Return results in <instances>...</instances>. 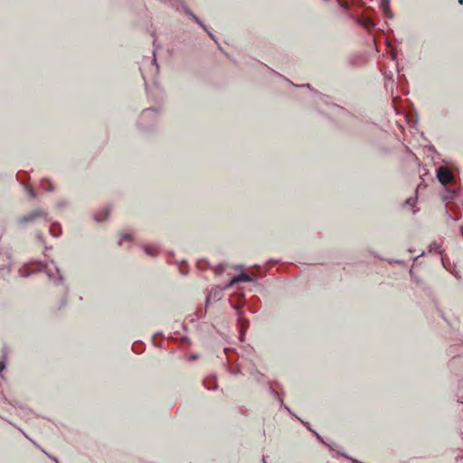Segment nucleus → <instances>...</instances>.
<instances>
[{"instance_id":"obj_1","label":"nucleus","mask_w":463,"mask_h":463,"mask_svg":"<svg viewBox=\"0 0 463 463\" xmlns=\"http://www.w3.org/2000/svg\"><path fill=\"white\" fill-rule=\"evenodd\" d=\"M161 108H148L143 109L137 120V127L143 132H147L153 129Z\"/></svg>"},{"instance_id":"obj_2","label":"nucleus","mask_w":463,"mask_h":463,"mask_svg":"<svg viewBox=\"0 0 463 463\" xmlns=\"http://www.w3.org/2000/svg\"><path fill=\"white\" fill-rule=\"evenodd\" d=\"M48 213L43 209H35L17 219L18 225L23 228L27 223L33 222L40 218L47 220Z\"/></svg>"},{"instance_id":"obj_3","label":"nucleus","mask_w":463,"mask_h":463,"mask_svg":"<svg viewBox=\"0 0 463 463\" xmlns=\"http://www.w3.org/2000/svg\"><path fill=\"white\" fill-rule=\"evenodd\" d=\"M436 177L443 187H447L453 181L455 175L449 167L440 165L436 169Z\"/></svg>"},{"instance_id":"obj_4","label":"nucleus","mask_w":463,"mask_h":463,"mask_svg":"<svg viewBox=\"0 0 463 463\" xmlns=\"http://www.w3.org/2000/svg\"><path fill=\"white\" fill-rule=\"evenodd\" d=\"M31 265H34L35 267L33 269L23 268L20 269L19 273L22 278H28L32 274L36 272H42L46 269L47 263L42 260H37L35 262H31Z\"/></svg>"},{"instance_id":"obj_5","label":"nucleus","mask_w":463,"mask_h":463,"mask_svg":"<svg viewBox=\"0 0 463 463\" xmlns=\"http://www.w3.org/2000/svg\"><path fill=\"white\" fill-rule=\"evenodd\" d=\"M327 106L335 108L338 111V116H340L343 119H345L347 122L354 123L358 120V118L347 110L345 108L336 104V103H326Z\"/></svg>"},{"instance_id":"obj_6","label":"nucleus","mask_w":463,"mask_h":463,"mask_svg":"<svg viewBox=\"0 0 463 463\" xmlns=\"http://www.w3.org/2000/svg\"><path fill=\"white\" fill-rule=\"evenodd\" d=\"M51 263L54 265L55 272L57 273V277L54 279L53 273L51 269H48V266L46 267V269L43 270L47 278L50 281H52L54 285H63L64 286V277L61 274V270L56 265L55 261L53 260H51Z\"/></svg>"},{"instance_id":"obj_7","label":"nucleus","mask_w":463,"mask_h":463,"mask_svg":"<svg viewBox=\"0 0 463 463\" xmlns=\"http://www.w3.org/2000/svg\"><path fill=\"white\" fill-rule=\"evenodd\" d=\"M236 269H241V272L236 274V279L238 280L239 283L241 282H244V283H251V282H256L257 280V277L256 276H251L250 274H248L245 269H244V266L243 265H238L235 267Z\"/></svg>"},{"instance_id":"obj_8","label":"nucleus","mask_w":463,"mask_h":463,"mask_svg":"<svg viewBox=\"0 0 463 463\" xmlns=\"http://www.w3.org/2000/svg\"><path fill=\"white\" fill-rule=\"evenodd\" d=\"M445 194L441 195V199L443 202H449L457 198L460 193V187L458 186H449L444 187Z\"/></svg>"},{"instance_id":"obj_9","label":"nucleus","mask_w":463,"mask_h":463,"mask_svg":"<svg viewBox=\"0 0 463 463\" xmlns=\"http://www.w3.org/2000/svg\"><path fill=\"white\" fill-rule=\"evenodd\" d=\"M250 373L252 377H254L255 381L258 383H262L265 381V374L260 373L254 364L251 365L250 369Z\"/></svg>"},{"instance_id":"obj_10","label":"nucleus","mask_w":463,"mask_h":463,"mask_svg":"<svg viewBox=\"0 0 463 463\" xmlns=\"http://www.w3.org/2000/svg\"><path fill=\"white\" fill-rule=\"evenodd\" d=\"M184 12L189 17L192 18L197 24H199L203 30H206V24L203 23L202 19H200L196 14H194L186 5H183Z\"/></svg>"},{"instance_id":"obj_11","label":"nucleus","mask_w":463,"mask_h":463,"mask_svg":"<svg viewBox=\"0 0 463 463\" xmlns=\"http://www.w3.org/2000/svg\"><path fill=\"white\" fill-rule=\"evenodd\" d=\"M62 229L59 222H52L49 228V233L54 238H59L61 235Z\"/></svg>"},{"instance_id":"obj_12","label":"nucleus","mask_w":463,"mask_h":463,"mask_svg":"<svg viewBox=\"0 0 463 463\" xmlns=\"http://www.w3.org/2000/svg\"><path fill=\"white\" fill-rule=\"evenodd\" d=\"M267 384L269 385V392L275 398L277 399L281 405H284V401H283V396L279 393L274 388H273V383L268 381L267 382ZM274 385L276 386H279V383L278 382H275L274 383Z\"/></svg>"},{"instance_id":"obj_13","label":"nucleus","mask_w":463,"mask_h":463,"mask_svg":"<svg viewBox=\"0 0 463 463\" xmlns=\"http://www.w3.org/2000/svg\"><path fill=\"white\" fill-rule=\"evenodd\" d=\"M205 388H207L209 391H215L218 389V384L216 382V376H209L205 378L203 382Z\"/></svg>"},{"instance_id":"obj_14","label":"nucleus","mask_w":463,"mask_h":463,"mask_svg":"<svg viewBox=\"0 0 463 463\" xmlns=\"http://www.w3.org/2000/svg\"><path fill=\"white\" fill-rule=\"evenodd\" d=\"M356 23L361 25L362 27L365 28L366 30L370 31L371 29L374 28L376 24L369 19H356Z\"/></svg>"},{"instance_id":"obj_15","label":"nucleus","mask_w":463,"mask_h":463,"mask_svg":"<svg viewBox=\"0 0 463 463\" xmlns=\"http://www.w3.org/2000/svg\"><path fill=\"white\" fill-rule=\"evenodd\" d=\"M110 211H111V208L109 206H107L105 207L103 210H102V213L103 214L100 215V214H95L94 215V220L97 222H103L104 220H106L109 213H110Z\"/></svg>"},{"instance_id":"obj_16","label":"nucleus","mask_w":463,"mask_h":463,"mask_svg":"<svg viewBox=\"0 0 463 463\" xmlns=\"http://www.w3.org/2000/svg\"><path fill=\"white\" fill-rule=\"evenodd\" d=\"M237 323L239 325V330L241 328H245L246 331L250 326V320L243 317V315L238 317Z\"/></svg>"},{"instance_id":"obj_17","label":"nucleus","mask_w":463,"mask_h":463,"mask_svg":"<svg viewBox=\"0 0 463 463\" xmlns=\"http://www.w3.org/2000/svg\"><path fill=\"white\" fill-rule=\"evenodd\" d=\"M132 351L136 354H142L145 351V345L142 341H135L132 345Z\"/></svg>"},{"instance_id":"obj_18","label":"nucleus","mask_w":463,"mask_h":463,"mask_svg":"<svg viewBox=\"0 0 463 463\" xmlns=\"http://www.w3.org/2000/svg\"><path fill=\"white\" fill-rule=\"evenodd\" d=\"M435 307H436V310L438 311V313H439V317H441V318H442V319L447 323V325H448L450 328H453V327H454V326H453L452 322H451V321H449V320L447 318V317H446V315H445L444 311H443V310H442V309L438 306V304H437L436 302H435Z\"/></svg>"},{"instance_id":"obj_19","label":"nucleus","mask_w":463,"mask_h":463,"mask_svg":"<svg viewBox=\"0 0 463 463\" xmlns=\"http://www.w3.org/2000/svg\"><path fill=\"white\" fill-rule=\"evenodd\" d=\"M312 433L317 437V439L323 444H325L326 446H327L330 449L332 450H335V448L336 447V444L335 443H332V444H329V443H326L322 436L317 431V430H312Z\"/></svg>"},{"instance_id":"obj_20","label":"nucleus","mask_w":463,"mask_h":463,"mask_svg":"<svg viewBox=\"0 0 463 463\" xmlns=\"http://www.w3.org/2000/svg\"><path fill=\"white\" fill-rule=\"evenodd\" d=\"M380 7L382 8L383 14L385 17L392 19L393 17V13L392 12L390 8V5H388V7H385L383 4H380Z\"/></svg>"},{"instance_id":"obj_21","label":"nucleus","mask_w":463,"mask_h":463,"mask_svg":"<svg viewBox=\"0 0 463 463\" xmlns=\"http://www.w3.org/2000/svg\"><path fill=\"white\" fill-rule=\"evenodd\" d=\"M244 305V301H242L241 304L239 303H232L231 302V307L236 310L238 317L243 315V312L241 310L242 306Z\"/></svg>"},{"instance_id":"obj_22","label":"nucleus","mask_w":463,"mask_h":463,"mask_svg":"<svg viewBox=\"0 0 463 463\" xmlns=\"http://www.w3.org/2000/svg\"><path fill=\"white\" fill-rule=\"evenodd\" d=\"M153 45H154L155 49H154V51H153V56H154V58H153L152 63H153V65H155V67H156V73H157V72H158V71H159V65H158V63H157V61H156V49H157L159 46L156 44V39L153 41Z\"/></svg>"},{"instance_id":"obj_23","label":"nucleus","mask_w":463,"mask_h":463,"mask_svg":"<svg viewBox=\"0 0 463 463\" xmlns=\"http://www.w3.org/2000/svg\"><path fill=\"white\" fill-rule=\"evenodd\" d=\"M63 288H64L63 298L61 300V307H65L66 304H67V300H68L69 287L67 285H64Z\"/></svg>"},{"instance_id":"obj_24","label":"nucleus","mask_w":463,"mask_h":463,"mask_svg":"<svg viewBox=\"0 0 463 463\" xmlns=\"http://www.w3.org/2000/svg\"><path fill=\"white\" fill-rule=\"evenodd\" d=\"M383 77H384V80H385V87L387 88L388 83H391V85L392 86L393 83H394V80H393L392 75L391 74V72L387 73L386 71H383Z\"/></svg>"},{"instance_id":"obj_25","label":"nucleus","mask_w":463,"mask_h":463,"mask_svg":"<svg viewBox=\"0 0 463 463\" xmlns=\"http://www.w3.org/2000/svg\"><path fill=\"white\" fill-rule=\"evenodd\" d=\"M291 85H293L295 87H298V88L309 89L312 92H315V93H317L319 96H322V93H320V92L317 91L316 90H314L309 83H305V84H301V85H296L293 82H291Z\"/></svg>"},{"instance_id":"obj_26","label":"nucleus","mask_w":463,"mask_h":463,"mask_svg":"<svg viewBox=\"0 0 463 463\" xmlns=\"http://www.w3.org/2000/svg\"><path fill=\"white\" fill-rule=\"evenodd\" d=\"M430 252H438L440 253V246L437 242H431L429 246Z\"/></svg>"},{"instance_id":"obj_27","label":"nucleus","mask_w":463,"mask_h":463,"mask_svg":"<svg viewBox=\"0 0 463 463\" xmlns=\"http://www.w3.org/2000/svg\"><path fill=\"white\" fill-rule=\"evenodd\" d=\"M22 184L24 186L29 197L32 199H34L36 197V194L33 191V189L32 187H30L29 185L24 184L23 182H22Z\"/></svg>"},{"instance_id":"obj_28","label":"nucleus","mask_w":463,"mask_h":463,"mask_svg":"<svg viewBox=\"0 0 463 463\" xmlns=\"http://www.w3.org/2000/svg\"><path fill=\"white\" fill-rule=\"evenodd\" d=\"M144 251L148 255V256H151V257H155L157 255V252L155 251L154 250H152L150 247L148 246H144Z\"/></svg>"},{"instance_id":"obj_29","label":"nucleus","mask_w":463,"mask_h":463,"mask_svg":"<svg viewBox=\"0 0 463 463\" xmlns=\"http://www.w3.org/2000/svg\"><path fill=\"white\" fill-rule=\"evenodd\" d=\"M239 283L238 280L236 279V276L234 275L225 285V288H232V286H234L235 284Z\"/></svg>"},{"instance_id":"obj_30","label":"nucleus","mask_w":463,"mask_h":463,"mask_svg":"<svg viewBox=\"0 0 463 463\" xmlns=\"http://www.w3.org/2000/svg\"><path fill=\"white\" fill-rule=\"evenodd\" d=\"M338 453H339L341 456H343L344 458H347V459L351 460V461H352V463H363V462L359 461L358 459L354 458H352V457L348 456L345 452H338Z\"/></svg>"},{"instance_id":"obj_31","label":"nucleus","mask_w":463,"mask_h":463,"mask_svg":"<svg viewBox=\"0 0 463 463\" xmlns=\"http://www.w3.org/2000/svg\"><path fill=\"white\" fill-rule=\"evenodd\" d=\"M133 240V237L132 235L128 234V233H125L121 236V239L120 241H118V245L121 244V241H132Z\"/></svg>"},{"instance_id":"obj_32","label":"nucleus","mask_w":463,"mask_h":463,"mask_svg":"<svg viewBox=\"0 0 463 463\" xmlns=\"http://www.w3.org/2000/svg\"><path fill=\"white\" fill-rule=\"evenodd\" d=\"M68 205V202L65 201V200H60L56 203V207L61 209V208H64Z\"/></svg>"},{"instance_id":"obj_33","label":"nucleus","mask_w":463,"mask_h":463,"mask_svg":"<svg viewBox=\"0 0 463 463\" xmlns=\"http://www.w3.org/2000/svg\"><path fill=\"white\" fill-rule=\"evenodd\" d=\"M246 329L245 328H241L240 329V335H239V340L241 342H243L245 340V336H246Z\"/></svg>"},{"instance_id":"obj_34","label":"nucleus","mask_w":463,"mask_h":463,"mask_svg":"<svg viewBox=\"0 0 463 463\" xmlns=\"http://www.w3.org/2000/svg\"><path fill=\"white\" fill-rule=\"evenodd\" d=\"M36 240L37 241H39L41 244L44 245L45 244V239L43 238V235L41 233V232H38L36 234Z\"/></svg>"},{"instance_id":"obj_35","label":"nucleus","mask_w":463,"mask_h":463,"mask_svg":"<svg viewBox=\"0 0 463 463\" xmlns=\"http://www.w3.org/2000/svg\"><path fill=\"white\" fill-rule=\"evenodd\" d=\"M203 31L207 33V34L211 37L212 40H213L216 43H218L215 35L208 29L207 26H206V30H203Z\"/></svg>"},{"instance_id":"obj_36","label":"nucleus","mask_w":463,"mask_h":463,"mask_svg":"<svg viewBox=\"0 0 463 463\" xmlns=\"http://www.w3.org/2000/svg\"><path fill=\"white\" fill-rule=\"evenodd\" d=\"M298 420L301 421V423H302V424H303V425H304V426H305V427H306V428H307L310 432H312V430H314V429H312V428H311V426H310L309 422H307V421H304V420H300V419H298Z\"/></svg>"},{"instance_id":"obj_37","label":"nucleus","mask_w":463,"mask_h":463,"mask_svg":"<svg viewBox=\"0 0 463 463\" xmlns=\"http://www.w3.org/2000/svg\"><path fill=\"white\" fill-rule=\"evenodd\" d=\"M416 198H408L404 203L409 205H413L415 203Z\"/></svg>"},{"instance_id":"obj_38","label":"nucleus","mask_w":463,"mask_h":463,"mask_svg":"<svg viewBox=\"0 0 463 463\" xmlns=\"http://www.w3.org/2000/svg\"><path fill=\"white\" fill-rule=\"evenodd\" d=\"M336 1H337V3H338V5H339L341 8H343V9H345V10H348V9H349V7H348V5H345V4H344V3H342L340 0H336Z\"/></svg>"},{"instance_id":"obj_39","label":"nucleus","mask_w":463,"mask_h":463,"mask_svg":"<svg viewBox=\"0 0 463 463\" xmlns=\"http://www.w3.org/2000/svg\"><path fill=\"white\" fill-rule=\"evenodd\" d=\"M198 356H199V355H198L197 354H190V356L188 357V360H189V361H195V360H197V359H198Z\"/></svg>"},{"instance_id":"obj_40","label":"nucleus","mask_w":463,"mask_h":463,"mask_svg":"<svg viewBox=\"0 0 463 463\" xmlns=\"http://www.w3.org/2000/svg\"><path fill=\"white\" fill-rule=\"evenodd\" d=\"M181 342H183V343H187V344H190V343H191V342H190L189 337H188V336H186V335H183V336H181Z\"/></svg>"},{"instance_id":"obj_41","label":"nucleus","mask_w":463,"mask_h":463,"mask_svg":"<svg viewBox=\"0 0 463 463\" xmlns=\"http://www.w3.org/2000/svg\"><path fill=\"white\" fill-rule=\"evenodd\" d=\"M229 372L231 373L234 374V375L241 373V370L240 369H232L231 368V369H229Z\"/></svg>"},{"instance_id":"obj_42","label":"nucleus","mask_w":463,"mask_h":463,"mask_svg":"<svg viewBox=\"0 0 463 463\" xmlns=\"http://www.w3.org/2000/svg\"><path fill=\"white\" fill-rule=\"evenodd\" d=\"M47 182L49 183V184H48V186L46 188V191L52 192L54 190L53 185L52 184V183L49 180H47Z\"/></svg>"},{"instance_id":"obj_43","label":"nucleus","mask_w":463,"mask_h":463,"mask_svg":"<svg viewBox=\"0 0 463 463\" xmlns=\"http://www.w3.org/2000/svg\"><path fill=\"white\" fill-rule=\"evenodd\" d=\"M428 149L429 151H430L431 153H437V150L435 148V146L433 145H430L428 146Z\"/></svg>"},{"instance_id":"obj_44","label":"nucleus","mask_w":463,"mask_h":463,"mask_svg":"<svg viewBox=\"0 0 463 463\" xmlns=\"http://www.w3.org/2000/svg\"><path fill=\"white\" fill-rule=\"evenodd\" d=\"M388 262L390 264H392V263H402V260H388Z\"/></svg>"},{"instance_id":"obj_45","label":"nucleus","mask_w":463,"mask_h":463,"mask_svg":"<svg viewBox=\"0 0 463 463\" xmlns=\"http://www.w3.org/2000/svg\"><path fill=\"white\" fill-rule=\"evenodd\" d=\"M5 368V364L3 361H0V373L4 371Z\"/></svg>"},{"instance_id":"obj_46","label":"nucleus","mask_w":463,"mask_h":463,"mask_svg":"<svg viewBox=\"0 0 463 463\" xmlns=\"http://www.w3.org/2000/svg\"><path fill=\"white\" fill-rule=\"evenodd\" d=\"M391 59H392V61H395L397 59V52H393L391 54Z\"/></svg>"},{"instance_id":"obj_47","label":"nucleus","mask_w":463,"mask_h":463,"mask_svg":"<svg viewBox=\"0 0 463 463\" xmlns=\"http://www.w3.org/2000/svg\"><path fill=\"white\" fill-rule=\"evenodd\" d=\"M380 4H383L385 7H388V5H390V0H381Z\"/></svg>"},{"instance_id":"obj_48","label":"nucleus","mask_w":463,"mask_h":463,"mask_svg":"<svg viewBox=\"0 0 463 463\" xmlns=\"http://www.w3.org/2000/svg\"><path fill=\"white\" fill-rule=\"evenodd\" d=\"M278 262H279V260H273V259H270L269 260H268V262H267V263H268V264H269V263H278Z\"/></svg>"},{"instance_id":"obj_49","label":"nucleus","mask_w":463,"mask_h":463,"mask_svg":"<svg viewBox=\"0 0 463 463\" xmlns=\"http://www.w3.org/2000/svg\"><path fill=\"white\" fill-rule=\"evenodd\" d=\"M282 406L285 408V410H287V411H288V413H289V414H292V415H293L292 411H291V410H290V409H289V408H288L285 403H284V405H282Z\"/></svg>"},{"instance_id":"obj_50","label":"nucleus","mask_w":463,"mask_h":463,"mask_svg":"<svg viewBox=\"0 0 463 463\" xmlns=\"http://www.w3.org/2000/svg\"><path fill=\"white\" fill-rule=\"evenodd\" d=\"M282 406L285 408V410H287V411H288V413H289V414H292V415H293L292 411H291V410H290V409H289V408H288L285 403H284V405H282Z\"/></svg>"},{"instance_id":"obj_51","label":"nucleus","mask_w":463,"mask_h":463,"mask_svg":"<svg viewBox=\"0 0 463 463\" xmlns=\"http://www.w3.org/2000/svg\"><path fill=\"white\" fill-rule=\"evenodd\" d=\"M210 298H211V295H208V296L206 297V299H205V304H206V306H208V304H209V302H210Z\"/></svg>"},{"instance_id":"obj_52","label":"nucleus","mask_w":463,"mask_h":463,"mask_svg":"<svg viewBox=\"0 0 463 463\" xmlns=\"http://www.w3.org/2000/svg\"><path fill=\"white\" fill-rule=\"evenodd\" d=\"M424 255V251H422L420 255L414 258V261L417 260L420 257Z\"/></svg>"},{"instance_id":"obj_53","label":"nucleus","mask_w":463,"mask_h":463,"mask_svg":"<svg viewBox=\"0 0 463 463\" xmlns=\"http://www.w3.org/2000/svg\"><path fill=\"white\" fill-rule=\"evenodd\" d=\"M224 270V268L222 266L218 267V272H222Z\"/></svg>"},{"instance_id":"obj_54","label":"nucleus","mask_w":463,"mask_h":463,"mask_svg":"<svg viewBox=\"0 0 463 463\" xmlns=\"http://www.w3.org/2000/svg\"><path fill=\"white\" fill-rule=\"evenodd\" d=\"M446 217L449 219V218H451L449 211L446 209Z\"/></svg>"},{"instance_id":"obj_55","label":"nucleus","mask_w":463,"mask_h":463,"mask_svg":"<svg viewBox=\"0 0 463 463\" xmlns=\"http://www.w3.org/2000/svg\"><path fill=\"white\" fill-rule=\"evenodd\" d=\"M158 1L161 3L166 4V3L170 2L171 0H158Z\"/></svg>"},{"instance_id":"obj_56","label":"nucleus","mask_w":463,"mask_h":463,"mask_svg":"<svg viewBox=\"0 0 463 463\" xmlns=\"http://www.w3.org/2000/svg\"><path fill=\"white\" fill-rule=\"evenodd\" d=\"M217 45H218L219 50L222 51V52H224L222 47L218 43H217Z\"/></svg>"},{"instance_id":"obj_57","label":"nucleus","mask_w":463,"mask_h":463,"mask_svg":"<svg viewBox=\"0 0 463 463\" xmlns=\"http://www.w3.org/2000/svg\"><path fill=\"white\" fill-rule=\"evenodd\" d=\"M318 112H319V114L324 115L326 118H330V117H328L326 114L323 113L322 111H318Z\"/></svg>"},{"instance_id":"obj_58","label":"nucleus","mask_w":463,"mask_h":463,"mask_svg":"<svg viewBox=\"0 0 463 463\" xmlns=\"http://www.w3.org/2000/svg\"><path fill=\"white\" fill-rule=\"evenodd\" d=\"M255 286H256V287H259V288H261V287H262V285H261V284H260V283H258V282H256V283H255Z\"/></svg>"},{"instance_id":"obj_59","label":"nucleus","mask_w":463,"mask_h":463,"mask_svg":"<svg viewBox=\"0 0 463 463\" xmlns=\"http://www.w3.org/2000/svg\"><path fill=\"white\" fill-rule=\"evenodd\" d=\"M262 463H267L266 458L264 456L262 457Z\"/></svg>"},{"instance_id":"obj_60","label":"nucleus","mask_w":463,"mask_h":463,"mask_svg":"<svg viewBox=\"0 0 463 463\" xmlns=\"http://www.w3.org/2000/svg\"><path fill=\"white\" fill-rule=\"evenodd\" d=\"M228 351H229V348H228V347H225V348L223 349V352H224L225 354H227V352H228Z\"/></svg>"},{"instance_id":"obj_61","label":"nucleus","mask_w":463,"mask_h":463,"mask_svg":"<svg viewBox=\"0 0 463 463\" xmlns=\"http://www.w3.org/2000/svg\"><path fill=\"white\" fill-rule=\"evenodd\" d=\"M350 63L354 65V60H353V59L350 60Z\"/></svg>"},{"instance_id":"obj_62","label":"nucleus","mask_w":463,"mask_h":463,"mask_svg":"<svg viewBox=\"0 0 463 463\" xmlns=\"http://www.w3.org/2000/svg\"><path fill=\"white\" fill-rule=\"evenodd\" d=\"M183 328H184V330H186V329H187L186 325H184H184H183Z\"/></svg>"},{"instance_id":"obj_63","label":"nucleus","mask_w":463,"mask_h":463,"mask_svg":"<svg viewBox=\"0 0 463 463\" xmlns=\"http://www.w3.org/2000/svg\"><path fill=\"white\" fill-rule=\"evenodd\" d=\"M459 5H463V0H458Z\"/></svg>"},{"instance_id":"obj_64","label":"nucleus","mask_w":463,"mask_h":463,"mask_svg":"<svg viewBox=\"0 0 463 463\" xmlns=\"http://www.w3.org/2000/svg\"><path fill=\"white\" fill-rule=\"evenodd\" d=\"M461 236L463 237V227L461 228Z\"/></svg>"}]
</instances>
